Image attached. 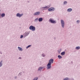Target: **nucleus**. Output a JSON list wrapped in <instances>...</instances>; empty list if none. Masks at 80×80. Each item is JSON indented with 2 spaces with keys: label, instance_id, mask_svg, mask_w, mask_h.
<instances>
[{
  "label": "nucleus",
  "instance_id": "29",
  "mask_svg": "<svg viewBox=\"0 0 80 80\" xmlns=\"http://www.w3.org/2000/svg\"><path fill=\"white\" fill-rule=\"evenodd\" d=\"M17 77L15 76V77H14L15 79H17Z\"/></svg>",
  "mask_w": 80,
  "mask_h": 80
},
{
  "label": "nucleus",
  "instance_id": "10",
  "mask_svg": "<svg viewBox=\"0 0 80 80\" xmlns=\"http://www.w3.org/2000/svg\"><path fill=\"white\" fill-rule=\"evenodd\" d=\"M5 13H2L1 14V16L2 17V18L5 17Z\"/></svg>",
  "mask_w": 80,
  "mask_h": 80
},
{
  "label": "nucleus",
  "instance_id": "7",
  "mask_svg": "<svg viewBox=\"0 0 80 80\" xmlns=\"http://www.w3.org/2000/svg\"><path fill=\"white\" fill-rule=\"evenodd\" d=\"M44 68V67H39L38 68V71H40V72H41L42 71V69H43V68Z\"/></svg>",
  "mask_w": 80,
  "mask_h": 80
},
{
  "label": "nucleus",
  "instance_id": "34",
  "mask_svg": "<svg viewBox=\"0 0 80 80\" xmlns=\"http://www.w3.org/2000/svg\"><path fill=\"white\" fill-rule=\"evenodd\" d=\"M28 3H29V1H28Z\"/></svg>",
  "mask_w": 80,
  "mask_h": 80
},
{
  "label": "nucleus",
  "instance_id": "19",
  "mask_svg": "<svg viewBox=\"0 0 80 80\" xmlns=\"http://www.w3.org/2000/svg\"><path fill=\"white\" fill-rule=\"evenodd\" d=\"M61 51H62V49H60L58 50V53H60V52H61Z\"/></svg>",
  "mask_w": 80,
  "mask_h": 80
},
{
  "label": "nucleus",
  "instance_id": "30",
  "mask_svg": "<svg viewBox=\"0 0 80 80\" xmlns=\"http://www.w3.org/2000/svg\"><path fill=\"white\" fill-rule=\"evenodd\" d=\"M0 54H2V52H0Z\"/></svg>",
  "mask_w": 80,
  "mask_h": 80
},
{
  "label": "nucleus",
  "instance_id": "4",
  "mask_svg": "<svg viewBox=\"0 0 80 80\" xmlns=\"http://www.w3.org/2000/svg\"><path fill=\"white\" fill-rule=\"evenodd\" d=\"M49 22L52 23H57V22H56V21L52 19L51 18L49 19Z\"/></svg>",
  "mask_w": 80,
  "mask_h": 80
},
{
  "label": "nucleus",
  "instance_id": "8",
  "mask_svg": "<svg viewBox=\"0 0 80 80\" xmlns=\"http://www.w3.org/2000/svg\"><path fill=\"white\" fill-rule=\"evenodd\" d=\"M30 33V32H26L24 34V35L25 36V37H27V36H28L29 34Z\"/></svg>",
  "mask_w": 80,
  "mask_h": 80
},
{
  "label": "nucleus",
  "instance_id": "28",
  "mask_svg": "<svg viewBox=\"0 0 80 80\" xmlns=\"http://www.w3.org/2000/svg\"><path fill=\"white\" fill-rule=\"evenodd\" d=\"M18 58V59H20V60H21V59H22V57H19Z\"/></svg>",
  "mask_w": 80,
  "mask_h": 80
},
{
  "label": "nucleus",
  "instance_id": "5",
  "mask_svg": "<svg viewBox=\"0 0 80 80\" xmlns=\"http://www.w3.org/2000/svg\"><path fill=\"white\" fill-rule=\"evenodd\" d=\"M55 8L51 7L48 9V12H53V11H55Z\"/></svg>",
  "mask_w": 80,
  "mask_h": 80
},
{
  "label": "nucleus",
  "instance_id": "13",
  "mask_svg": "<svg viewBox=\"0 0 80 80\" xmlns=\"http://www.w3.org/2000/svg\"><path fill=\"white\" fill-rule=\"evenodd\" d=\"M18 49L19 51H23V49L20 47H18Z\"/></svg>",
  "mask_w": 80,
  "mask_h": 80
},
{
  "label": "nucleus",
  "instance_id": "12",
  "mask_svg": "<svg viewBox=\"0 0 80 80\" xmlns=\"http://www.w3.org/2000/svg\"><path fill=\"white\" fill-rule=\"evenodd\" d=\"M42 21H43V18H39L38 19V21L40 22H42Z\"/></svg>",
  "mask_w": 80,
  "mask_h": 80
},
{
  "label": "nucleus",
  "instance_id": "15",
  "mask_svg": "<svg viewBox=\"0 0 80 80\" xmlns=\"http://www.w3.org/2000/svg\"><path fill=\"white\" fill-rule=\"evenodd\" d=\"M65 54V52L64 51L63 52H62L61 53V54L62 56H63V55H64Z\"/></svg>",
  "mask_w": 80,
  "mask_h": 80
},
{
  "label": "nucleus",
  "instance_id": "1",
  "mask_svg": "<svg viewBox=\"0 0 80 80\" xmlns=\"http://www.w3.org/2000/svg\"><path fill=\"white\" fill-rule=\"evenodd\" d=\"M53 63V59H51L49 61V63H48L47 65V70H49L52 67V65L51 64Z\"/></svg>",
  "mask_w": 80,
  "mask_h": 80
},
{
  "label": "nucleus",
  "instance_id": "26",
  "mask_svg": "<svg viewBox=\"0 0 80 80\" xmlns=\"http://www.w3.org/2000/svg\"><path fill=\"white\" fill-rule=\"evenodd\" d=\"M23 37V35H21V37H20V38H22Z\"/></svg>",
  "mask_w": 80,
  "mask_h": 80
},
{
  "label": "nucleus",
  "instance_id": "11",
  "mask_svg": "<svg viewBox=\"0 0 80 80\" xmlns=\"http://www.w3.org/2000/svg\"><path fill=\"white\" fill-rule=\"evenodd\" d=\"M67 11L68 12H72V9L71 8H69L67 9Z\"/></svg>",
  "mask_w": 80,
  "mask_h": 80
},
{
  "label": "nucleus",
  "instance_id": "35",
  "mask_svg": "<svg viewBox=\"0 0 80 80\" xmlns=\"http://www.w3.org/2000/svg\"><path fill=\"white\" fill-rule=\"evenodd\" d=\"M0 11H1V10H0Z\"/></svg>",
  "mask_w": 80,
  "mask_h": 80
},
{
  "label": "nucleus",
  "instance_id": "18",
  "mask_svg": "<svg viewBox=\"0 0 80 80\" xmlns=\"http://www.w3.org/2000/svg\"><path fill=\"white\" fill-rule=\"evenodd\" d=\"M38 18H36L34 20L35 22H38Z\"/></svg>",
  "mask_w": 80,
  "mask_h": 80
},
{
  "label": "nucleus",
  "instance_id": "3",
  "mask_svg": "<svg viewBox=\"0 0 80 80\" xmlns=\"http://www.w3.org/2000/svg\"><path fill=\"white\" fill-rule=\"evenodd\" d=\"M29 29L32 31H34L35 30V27L33 26H31L29 27Z\"/></svg>",
  "mask_w": 80,
  "mask_h": 80
},
{
  "label": "nucleus",
  "instance_id": "14",
  "mask_svg": "<svg viewBox=\"0 0 80 80\" xmlns=\"http://www.w3.org/2000/svg\"><path fill=\"white\" fill-rule=\"evenodd\" d=\"M2 65H3V61H1L0 62V67H1Z\"/></svg>",
  "mask_w": 80,
  "mask_h": 80
},
{
  "label": "nucleus",
  "instance_id": "22",
  "mask_svg": "<svg viewBox=\"0 0 80 80\" xmlns=\"http://www.w3.org/2000/svg\"><path fill=\"white\" fill-rule=\"evenodd\" d=\"M31 46H32V45H29L28 46L26 47V48L27 49L28 48H29V47H31Z\"/></svg>",
  "mask_w": 80,
  "mask_h": 80
},
{
  "label": "nucleus",
  "instance_id": "9",
  "mask_svg": "<svg viewBox=\"0 0 80 80\" xmlns=\"http://www.w3.org/2000/svg\"><path fill=\"white\" fill-rule=\"evenodd\" d=\"M40 12H36L33 14L34 15H39V14H40Z\"/></svg>",
  "mask_w": 80,
  "mask_h": 80
},
{
  "label": "nucleus",
  "instance_id": "32",
  "mask_svg": "<svg viewBox=\"0 0 80 80\" xmlns=\"http://www.w3.org/2000/svg\"><path fill=\"white\" fill-rule=\"evenodd\" d=\"M72 80H74V79H72Z\"/></svg>",
  "mask_w": 80,
  "mask_h": 80
},
{
  "label": "nucleus",
  "instance_id": "27",
  "mask_svg": "<svg viewBox=\"0 0 80 80\" xmlns=\"http://www.w3.org/2000/svg\"><path fill=\"white\" fill-rule=\"evenodd\" d=\"M77 23H80V20H78L77 21Z\"/></svg>",
  "mask_w": 80,
  "mask_h": 80
},
{
  "label": "nucleus",
  "instance_id": "2",
  "mask_svg": "<svg viewBox=\"0 0 80 80\" xmlns=\"http://www.w3.org/2000/svg\"><path fill=\"white\" fill-rule=\"evenodd\" d=\"M61 23L62 28H64V27H65V22H64V21L62 19H61Z\"/></svg>",
  "mask_w": 80,
  "mask_h": 80
},
{
  "label": "nucleus",
  "instance_id": "21",
  "mask_svg": "<svg viewBox=\"0 0 80 80\" xmlns=\"http://www.w3.org/2000/svg\"><path fill=\"white\" fill-rule=\"evenodd\" d=\"M42 8H43L45 9V8H49V7L48 8V6H47L46 7H42Z\"/></svg>",
  "mask_w": 80,
  "mask_h": 80
},
{
  "label": "nucleus",
  "instance_id": "17",
  "mask_svg": "<svg viewBox=\"0 0 80 80\" xmlns=\"http://www.w3.org/2000/svg\"><path fill=\"white\" fill-rule=\"evenodd\" d=\"M58 57L59 59H61V58H62V57L60 56V55H58Z\"/></svg>",
  "mask_w": 80,
  "mask_h": 80
},
{
  "label": "nucleus",
  "instance_id": "36",
  "mask_svg": "<svg viewBox=\"0 0 80 80\" xmlns=\"http://www.w3.org/2000/svg\"><path fill=\"white\" fill-rule=\"evenodd\" d=\"M42 71H43V70Z\"/></svg>",
  "mask_w": 80,
  "mask_h": 80
},
{
  "label": "nucleus",
  "instance_id": "20",
  "mask_svg": "<svg viewBox=\"0 0 80 80\" xmlns=\"http://www.w3.org/2000/svg\"><path fill=\"white\" fill-rule=\"evenodd\" d=\"M63 80H69V78L68 77H67L66 78H64V79H63Z\"/></svg>",
  "mask_w": 80,
  "mask_h": 80
},
{
  "label": "nucleus",
  "instance_id": "33",
  "mask_svg": "<svg viewBox=\"0 0 80 80\" xmlns=\"http://www.w3.org/2000/svg\"><path fill=\"white\" fill-rule=\"evenodd\" d=\"M56 39H55V38H54V40H55Z\"/></svg>",
  "mask_w": 80,
  "mask_h": 80
},
{
  "label": "nucleus",
  "instance_id": "23",
  "mask_svg": "<svg viewBox=\"0 0 80 80\" xmlns=\"http://www.w3.org/2000/svg\"><path fill=\"white\" fill-rule=\"evenodd\" d=\"M21 75H22V72H19L18 74V76H21Z\"/></svg>",
  "mask_w": 80,
  "mask_h": 80
},
{
  "label": "nucleus",
  "instance_id": "31",
  "mask_svg": "<svg viewBox=\"0 0 80 80\" xmlns=\"http://www.w3.org/2000/svg\"><path fill=\"white\" fill-rule=\"evenodd\" d=\"M41 0H39V2H41Z\"/></svg>",
  "mask_w": 80,
  "mask_h": 80
},
{
  "label": "nucleus",
  "instance_id": "6",
  "mask_svg": "<svg viewBox=\"0 0 80 80\" xmlns=\"http://www.w3.org/2000/svg\"><path fill=\"white\" fill-rule=\"evenodd\" d=\"M23 15V14L22 13L21 14H20L19 13H18L16 14V17H19V18H20L21 17H22Z\"/></svg>",
  "mask_w": 80,
  "mask_h": 80
},
{
  "label": "nucleus",
  "instance_id": "25",
  "mask_svg": "<svg viewBox=\"0 0 80 80\" xmlns=\"http://www.w3.org/2000/svg\"><path fill=\"white\" fill-rule=\"evenodd\" d=\"M67 2L66 1H64V5H67Z\"/></svg>",
  "mask_w": 80,
  "mask_h": 80
},
{
  "label": "nucleus",
  "instance_id": "24",
  "mask_svg": "<svg viewBox=\"0 0 80 80\" xmlns=\"http://www.w3.org/2000/svg\"><path fill=\"white\" fill-rule=\"evenodd\" d=\"M41 56H42V57H45V54H42L41 55Z\"/></svg>",
  "mask_w": 80,
  "mask_h": 80
},
{
  "label": "nucleus",
  "instance_id": "16",
  "mask_svg": "<svg viewBox=\"0 0 80 80\" xmlns=\"http://www.w3.org/2000/svg\"><path fill=\"white\" fill-rule=\"evenodd\" d=\"M75 49L77 50H79V49H80V46L76 47L75 48Z\"/></svg>",
  "mask_w": 80,
  "mask_h": 80
}]
</instances>
